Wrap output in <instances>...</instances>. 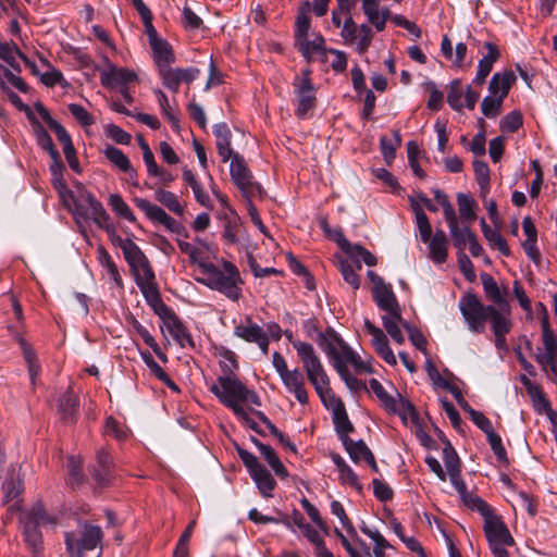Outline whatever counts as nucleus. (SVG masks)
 Listing matches in <instances>:
<instances>
[{
	"instance_id": "obj_46",
	"label": "nucleus",
	"mask_w": 557,
	"mask_h": 557,
	"mask_svg": "<svg viewBox=\"0 0 557 557\" xmlns=\"http://www.w3.org/2000/svg\"><path fill=\"white\" fill-rule=\"evenodd\" d=\"M512 495L508 500L512 504L513 508L520 507L525 509L530 516H535L536 505L534 504L533 496L524 490H511Z\"/></svg>"
},
{
	"instance_id": "obj_12",
	"label": "nucleus",
	"mask_w": 557,
	"mask_h": 557,
	"mask_svg": "<svg viewBox=\"0 0 557 557\" xmlns=\"http://www.w3.org/2000/svg\"><path fill=\"white\" fill-rule=\"evenodd\" d=\"M163 85L173 92H177L181 83H191L200 73L196 67H171L166 65L158 70Z\"/></svg>"
},
{
	"instance_id": "obj_2",
	"label": "nucleus",
	"mask_w": 557,
	"mask_h": 557,
	"mask_svg": "<svg viewBox=\"0 0 557 557\" xmlns=\"http://www.w3.org/2000/svg\"><path fill=\"white\" fill-rule=\"evenodd\" d=\"M224 372L209 387V391L227 408L232 409L235 416L245 422L247 426L257 430V424L252 421L247 410L243 407L244 403L255 406H261L260 397L256 392L247 386L234 374L227 366H221Z\"/></svg>"
},
{
	"instance_id": "obj_10",
	"label": "nucleus",
	"mask_w": 557,
	"mask_h": 557,
	"mask_svg": "<svg viewBox=\"0 0 557 557\" xmlns=\"http://www.w3.org/2000/svg\"><path fill=\"white\" fill-rule=\"evenodd\" d=\"M157 313L162 317L164 327L181 347H194V339L182 321L163 302L157 308Z\"/></svg>"
},
{
	"instance_id": "obj_24",
	"label": "nucleus",
	"mask_w": 557,
	"mask_h": 557,
	"mask_svg": "<svg viewBox=\"0 0 557 557\" xmlns=\"http://www.w3.org/2000/svg\"><path fill=\"white\" fill-rule=\"evenodd\" d=\"M382 323L387 334L396 344L401 345L405 343V336L401 329L407 331L410 324L401 318L400 310L384 313L382 315Z\"/></svg>"
},
{
	"instance_id": "obj_55",
	"label": "nucleus",
	"mask_w": 557,
	"mask_h": 557,
	"mask_svg": "<svg viewBox=\"0 0 557 557\" xmlns=\"http://www.w3.org/2000/svg\"><path fill=\"white\" fill-rule=\"evenodd\" d=\"M17 58L25 59L13 42H0V59L13 69L18 67Z\"/></svg>"
},
{
	"instance_id": "obj_49",
	"label": "nucleus",
	"mask_w": 557,
	"mask_h": 557,
	"mask_svg": "<svg viewBox=\"0 0 557 557\" xmlns=\"http://www.w3.org/2000/svg\"><path fill=\"white\" fill-rule=\"evenodd\" d=\"M108 203L113 210V212L126 221L131 223L136 222V216L131 210L129 206L124 201V199L119 194H111L108 199Z\"/></svg>"
},
{
	"instance_id": "obj_64",
	"label": "nucleus",
	"mask_w": 557,
	"mask_h": 557,
	"mask_svg": "<svg viewBox=\"0 0 557 557\" xmlns=\"http://www.w3.org/2000/svg\"><path fill=\"white\" fill-rule=\"evenodd\" d=\"M373 38L372 29L369 25L362 24L358 28L357 33V49L360 53L368 50Z\"/></svg>"
},
{
	"instance_id": "obj_5",
	"label": "nucleus",
	"mask_w": 557,
	"mask_h": 557,
	"mask_svg": "<svg viewBox=\"0 0 557 557\" xmlns=\"http://www.w3.org/2000/svg\"><path fill=\"white\" fill-rule=\"evenodd\" d=\"M438 437L443 441V461L446 468V472L443 470L440 461L433 456L425 457V463L429 466L430 470L435 473L442 481H445V474L447 473L450 483L454 487H463V484L460 482V460L455 451L454 447L450 445L448 441H446L442 431L434 426Z\"/></svg>"
},
{
	"instance_id": "obj_44",
	"label": "nucleus",
	"mask_w": 557,
	"mask_h": 557,
	"mask_svg": "<svg viewBox=\"0 0 557 557\" xmlns=\"http://www.w3.org/2000/svg\"><path fill=\"white\" fill-rule=\"evenodd\" d=\"M309 11H310V2L305 1L300 4L298 9V14L296 18V30H295V38L296 41L300 40L305 37H309V30H310V17H309Z\"/></svg>"
},
{
	"instance_id": "obj_14",
	"label": "nucleus",
	"mask_w": 557,
	"mask_h": 557,
	"mask_svg": "<svg viewBox=\"0 0 557 557\" xmlns=\"http://www.w3.org/2000/svg\"><path fill=\"white\" fill-rule=\"evenodd\" d=\"M364 330L371 336V345L377 356L387 364L396 366L397 359L388 345V339L385 333L368 319L364 320Z\"/></svg>"
},
{
	"instance_id": "obj_33",
	"label": "nucleus",
	"mask_w": 557,
	"mask_h": 557,
	"mask_svg": "<svg viewBox=\"0 0 557 557\" xmlns=\"http://www.w3.org/2000/svg\"><path fill=\"white\" fill-rule=\"evenodd\" d=\"M460 499L466 507L471 510H476L480 515L485 519L492 513L494 510L491 506L483 500L480 496H478L473 491L469 490H458Z\"/></svg>"
},
{
	"instance_id": "obj_34",
	"label": "nucleus",
	"mask_w": 557,
	"mask_h": 557,
	"mask_svg": "<svg viewBox=\"0 0 557 557\" xmlns=\"http://www.w3.org/2000/svg\"><path fill=\"white\" fill-rule=\"evenodd\" d=\"M22 523H32L35 524L36 528H40L46 524H54L57 519L50 516L41 504H36L33 508L21 517Z\"/></svg>"
},
{
	"instance_id": "obj_25",
	"label": "nucleus",
	"mask_w": 557,
	"mask_h": 557,
	"mask_svg": "<svg viewBox=\"0 0 557 557\" xmlns=\"http://www.w3.org/2000/svg\"><path fill=\"white\" fill-rule=\"evenodd\" d=\"M97 259L103 269V276L110 283L111 288L123 289V280L119 269L103 247L97 249Z\"/></svg>"
},
{
	"instance_id": "obj_58",
	"label": "nucleus",
	"mask_w": 557,
	"mask_h": 557,
	"mask_svg": "<svg viewBox=\"0 0 557 557\" xmlns=\"http://www.w3.org/2000/svg\"><path fill=\"white\" fill-rule=\"evenodd\" d=\"M153 92L164 116L171 122L173 128H178V119L176 116V112L171 107L166 95L160 89H156Z\"/></svg>"
},
{
	"instance_id": "obj_62",
	"label": "nucleus",
	"mask_w": 557,
	"mask_h": 557,
	"mask_svg": "<svg viewBox=\"0 0 557 557\" xmlns=\"http://www.w3.org/2000/svg\"><path fill=\"white\" fill-rule=\"evenodd\" d=\"M503 101L504 99H502V97L490 94L482 101L481 108L483 114L488 119L496 117L500 111Z\"/></svg>"
},
{
	"instance_id": "obj_32",
	"label": "nucleus",
	"mask_w": 557,
	"mask_h": 557,
	"mask_svg": "<svg viewBox=\"0 0 557 557\" xmlns=\"http://www.w3.org/2000/svg\"><path fill=\"white\" fill-rule=\"evenodd\" d=\"M23 535L34 557H42L44 542L38 528L32 523H23Z\"/></svg>"
},
{
	"instance_id": "obj_31",
	"label": "nucleus",
	"mask_w": 557,
	"mask_h": 557,
	"mask_svg": "<svg viewBox=\"0 0 557 557\" xmlns=\"http://www.w3.org/2000/svg\"><path fill=\"white\" fill-rule=\"evenodd\" d=\"M513 81L515 75L511 72L495 73L490 81L488 91L491 95L505 99Z\"/></svg>"
},
{
	"instance_id": "obj_47",
	"label": "nucleus",
	"mask_w": 557,
	"mask_h": 557,
	"mask_svg": "<svg viewBox=\"0 0 557 557\" xmlns=\"http://www.w3.org/2000/svg\"><path fill=\"white\" fill-rule=\"evenodd\" d=\"M322 404L332 411V414L345 408L344 403L332 392L330 382L315 388Z\"/></svg>"
},
{
	"instance_id": "obj_60",
	"label": "nucleus",
	"mask_w": 557,
	"mask_h": 557,
	"mask_svg": "<svg viewBox=\"0 0 557 557\" xmlns=\"http://www.w3.org/2000/svg\"><path fill=\"white\" fill-rule=\"evenodd\" d=\"M239 228L240 224L236 215L226 216L223 226V238L230 244L237 243Z\"/></svg>"
},
{
	"instance_id": "obj_19",
	"label": "nucleus",
	"mask_w": 557,
	"mask_h": 557,
	"mask_svg": "<svg viewBox=\"0 0 557 557\" xmlns=\"http://www.w3.org/2000/svg\"><path fill=\"white\" fill-rule=\"evenodd\" d=\"M230 172L233 182L235 185L246 195H250L253 193L257 187L252 182V175L248 168L246 166L243 158L238 154L233 156Z\"/></svg>"
},
{
	"instance_id": "obj_1",
	"label": "nucleus",
	"mask_w": 557,
	"mask_h": 557,
	"mask_svg": "<svg viewBox=\"0 0 557 557\" xmlns=\"http://www.w3.org/2000/svg\"><path fill=\"white\" fill-rule=\"evenodd\" d=\"M459 310L465 319L468 330L474 334L485 331V323L490 321L491 330L495 336V347L507 351L506 335L511 330L510 315H507L492 305L485 306L476 295L468 293L459 301Z\"/></svg>"
},
{
	"instance_id": "obj_8",
	"label": "nucleus",
	"mask_w": 557,
	"mask_h": 557,
	"mask_svg": "<svg viewBox=\"0 0 557 557\" xmlns=\"http://www.w3.org/2000/svg\"><path fill=\"white\" fill-rule=\"evenodd\" d=\"M73 213L77 222H79L81 219L87 220L88 213H90L95 224L101 228L111 223L110 215L103 208L102 203L90 193H82L79 199L75 202Z\"/></svg>"
},
{
	"instance_id": "obj_9",
	"label": "nucleus",
	"mask_w": 557,
	"mask_h": 557,
	"mask_svg": "<svg viewBox=\"0 0 557 557\" xmlns=\"http://www.w3.org/2000/svg\"><path fill=\"white\" fill-rule=\"evenodd\" d=\"M368 277L372 283V296L376 306L385 313L400 310L392 285L385 283L374 271H368Z\"/></svg>"
},
{
	"instance_id": "obj_17",
	"label": "nucleus",
	"mask_w": 557,
	"mask_h": 557,
	"mask_svg": "<svg viewBox=\"0 0 557 557\" xmlns=\"http://www.w3.org/2000/svg\"><path fill=\"white\" fill-rule=\"evenodd\" d=\"M137 75L135 72L125 69L117 67L109 64L106 69L100 72V82L102 86L107 88H121L128 86V84L135 83Z\"/></svg>"
},
{
	"instance_id": "obj_45",
	"label": "nucleus",
	"mask_w": 557,
	"mask_h": 557,
	"mask_svg": "<svg viewBox=\"0 0 557 557\" xmlns=\"http://www.w3.org/2000/svg\"><path fill=\"white\" fill-rule=\"evenodd\" d=\"M30 124H32L34 133L36 135L38 145L50 154L51 159L57 160L58 150L54 148V145H53L52 139H51L50 135L48 134V132L37 121L36 117L34 119V121H30Z\"/></svg>"
},
{
	"instance_id": "obj_43",
	"label": "nucleus",
	"mask_w": 557,
	"mask_h": 557,
	"mask_svg": "<svg viewBox=\"0 0 557 557\" xmlns=\"http://www.w3.org/2000/svg\"><path fill=\"white\" fill-rule=\"evenodd\" d=\"M304 536L314 546V554L317 557H334L331 550L324 544V541L319 535V532L309 523L301 530Z\"/></svg>"
},
{
	"instance_id": "obj_27",
	"label": "nucleus",
	"mask_w": 557,
	"mask_h": 557,
	"mask_svg": "<svg viewBox=\"0 0 557 557\" xmlns=\"http://www.w3.org/2000/svg\"><path fill=\"white\" fill-rule=\"evenodd\" d=\"M103 154L109 162L121 172L127 174L131 178L136 177V170L132 166L128 157L121 149L108 145L103 150Z\"/></svg>"
},
{
	"instance_id": "obj_13",
	"label": "nucleus",
	"mask_w": 557,
	"mask_h": 557,
	"mask_svg": "<svg viewBox=\"0 0 557 557\" xmlns=\"http://www.w3.org/2000/svg\"><path fill=\"white\" fill-rule=\"evenodd\" d=\"M234 335L245 342L257 344L262 352H268V334L260 325L255 323L251 318L247 317L245 321L237 324L234 329Z\"/></svg>"
},
{
	"instance_id": "obj_3",
	"label": "nucleus",
	"mask_w": 557,
	"mask_h": 557,
	"mask_svg": "<svg viewBox=\"0 0 557 557\" xmlns=\"http://www.w3.org/2000/svg\"><path fill=\"white\" fill-rule=\"evenodd\" d=\"M201 270L206 276L199 280V282L211 289L222 293L233 301L239 299L243 281L238 269L233 263L224 261L222 269H219L213 263L201 264Z\"/></svg>"
},
{
	"instance_id": "obj_11",
	"label": "nucleus",
	"mask_w": 557,
	"mask_h": 557,
	"mask_svg": "<svg viewBox=\"0 0 557 557\" xmlns=\"http://www.w3.org/2000/svg\"><path fill=\"white\" fill-rule=\"evenodd\" d=\"M134 203L145 213L148 220L153 223L162 224L170 232L181 234L184 230L181 223L170 216L161 207L151 203L149 200L145 198H135Z\"/></svg>"
},
{
	"instance_id": "obj_61",
	"label": "nucleus",
	"mask_w": 557,
	"mask_h": 557,
	"mask_svg": "<svg viewBox=\"0 0 557 557\" xmlns=\"http://www.w3.org/2000/svg\"><path fill=\"white\" fill-rule=\"evenodd\" d=\"M331 511H332V513L334 516H336L339 519L343 528L346 530V532L349 535L357 536V531H356L352 522L350 521V519L346 515L343 505L339 502L333 500L331 503Z\"/></svg>"
},
{
	"instance_id": "obj_39",
	"label": "nucleus",
	"mask_w": 557,
	"mask_h": 557,
	"mask_svg": "<svg viewBox=\"0 0 557 557\" xmlns=\"http://www.w3.org/2000/svg\"><path fill=\"white\" fill-rule=\"evenodd\" d=\"M133 275L135 276L136 273H143L150 269H152L148 258L143 252V250L137 245L135 248L131 249L129 252H127L124 256Z\"/></svg>"
},
{
	"instance_id": "obj_23",
	"label": "nucleus",
	"mask_w": 557,
	"mask_h": 557,
	"mask_svg": "<svg viewBox=\"0 0 557 557\" xmlns=\"http://www.w3.org/2000/svg\"><path fill=\"white\" fill-rule=\"evenodd\" d=\"M285 388L295 396L297 401L301 405H306L309 400L308 392L306 388V380L302 372L295 368L286 375L281 377Z\"/></svg>"
},
{
	"instance_id": "obj_36",
	"label": "nucleus",
	"mask_w": 557,
	"mask_h": 557,
	"mask_svg": "<svg viewBox=\"0 0 557 557\" xmlns=\"http://www.w3.org/2000/svg\"><path fill=\"white\" fill-rule=\"evenodd\" d=\"M252 442L258 447L260 454L265 459L271 469L274 471V473L281 478H286L287 470L276 456L274 449L271 446L259 442L257 438H252Z\"/></svg>"
},
{
	"instance_id": "obj_41",
	"label": "nucleus",
	"mask_w": 557,
	"mask_h": 557,
	"mask_svg": "<svg viewBox=\"0 0 557 557\" xmlns=\"http://www.w3.org/2000/svg\"><path fill=\"white\" fill-rule=\"evenodd\" d=\"M183 180L190 186L193 189L195 199L201 206L209 208L211 207V199L209 195L203 190L201 184L195 176V174L189 169L183 170Z\"/></svg>"
},
{
	"instance_id": "obj_7",
	"label": "nucleus",
	"mask_w": 557,
	"mask_h": 557,
	"mask_svg": "<svg viewBox=\"0 0 557 557\" xmlns=\"http://www.w3.org/2000/svg\"><path fill=\"white\" fill-rule=\"evenodd\" d=\"M309 75L310 71L304 70L293 83L297 99L296 115L300 119H306L315 107V89Z\"/></svg>"
},
{
	"instance_id": "obj_35",
	"label": "nucleus",
	"mask_w": 557,
	"mask_h": 557,
	"mask_svg": "<svg viewBox=\"0 0 557 557\" xmlns=\"http://www.w3.org/2000/svg\"><path fill=\"white\" fill-rule=\"evenodd\" d=\"M150 47L158 70L171 65L175 61L172 48L165 40H154Z\"/></svg>"
},
{
	"instance_id": "obj_16",
	"label": "nucleus",
	"mask_w": 557,
	"mask_h": 557,
	"mask_svg": "<svg viewBox=\"0 0 557 557\" xmlns=\"http://www.w3.org/2000/svg\"><path fill=\"white\" fill-rule=\"evenodd\" d=\"M369 385L387 411L399 413L404 419L406 418L407 407L411 406V404L404 400L399 393L396 392L395 396L388 394L376 379H371Z\"/></svg>"
},
{
	"instance_id": "obj_30",
	"label": "nucleus",
	"mask_w": 557,
	"mask_h": 557,
	"mask_svg": "<svg viewBox=\"0 0 557 557\" xmlns=\"http://www.w3.org/2000/svg\"><path fill=\"white\" fill-rule=\"evenodd\" d=\"M343 445L345 446L347 453L349 454L350 458L354 461H364L369 465L374 466V456L372 455L371 450L368 448L363 441L355 442L348 437L343 441Z\"/></svg>"
},
{
	"instance_id": "obj_15",
	"label": "nucleus",
	"mask_w": 557,
	"mask_h": 557,
	"mask_svg": "<svg viewBox=\"0 0 557 557\" xmlns=\"http://www.w3.org/2000/svg\"><path fill=\"white\" fill-rule=\"evenodd\" d=\"M483 530L488 541V545L515 544L513 537L511 536L507 525L503 522L500 517L495 515L494 511L484 519Z\"/></svg>"
},
{
	"instance_id": "obj_29",
	"label": "nucleus",
	"mask_w": 557,
	"mask_h": 557,
	"mask_svg": "<svg viewBox=\"0 0 557 557\" xmlns=\"http://www.w3.org/2000/svg\"><path fill=\"white\" fill-rule=\"evenodd\" d=\"M296 45L308 61H311L317 55L323 54L325 51V41L320 34H313L312 39H310V37H305L297 40Z\"/></svg>"
},
{
	"instance_id": "obj_53",
	"label": "nucleus",
	"mask_w": 557,
	"mask_h": 557,
	"mask_svg": "<svg viewBox=\"0 0 557 557\" xmlns=\"http://www.w3.org/2000/svg\"><path fill=\"white\" fill-rule=\"evenodd\" d=\"M449 233L454 239V245L459 249V251H463L465 247L468 245V242L474 237V233L470 230L469 224L460 227L457 224L451 225L449 227Z\"/></svg>"
},
{
	"instance_id": "obj_59",
	"label": "nucleus",
	"mask_w": 557,
	"mask_h": 557,
	"mask_svg": "<svg viewBox=\"0 0 557 557\" xmlns=\"http://www.w3.org/2000/svg\"><path fill=\"white\" fill-rule=\"evenodd\" d=\"M476 182L483 194L488 193L490 189V169L486 162L475 160L473 162Z\"/></svg>"
},
{
	"instance_id": "obj_56",
	"label": "nucleus",
	"mask_w": 557,
	"mask_h": 557,
	"mask_svg": "<svg viewBox=\"0 0 557 557\" xmlns=\"http://www.w3.org/2000/svg\"><path fill=\"white\" fill-rule=\"evenodd\" d=\"M16 339H17L20 347L23 351L24 358L28 364V372H29L30 381H32V383H34L35 377L39 373V364L37 363L36 355L34 352L33 348L22 337L17 336Z\"/></svg>"
},
{
	"instance_id": "obj_38",
	"label": "nucleus",
	"mask_w": 557,
	"mask_h": 557,
	"mask_svg": "<svg viewBox=\"0 0 557 557\" xmlns=\"http://www.w3.org/2000/svg\"><path fill=\"white\" fill-rule=\"evenodd\" d=\"M133 275L135 276L136 273H143L150 269H152L148 258L143 252V250L137 245L135 248L131 249L129 252H127L124 256Z\"/></svg>"
},
{
	"instance_id": "obj_4",
	"label": "nucleus",
	"mask_w": 557,
	"mask_h": 557,
	"mask_svg": "<svg viewBox=\"0 0 557 557\" xmlns=\"http://www.w3.org/2000/svg\"><path fill=\"white\" fill-rule=\"evenodd\" d=\"M103 532L99 525L84 523L79 535L65 533V546L71 557H85V552L99 548L97 557H101Z\"/></svg>"
},
{
	"instance_id": "obj_50",
	"label": "nucleus",
	"mask_w": 557,
	"mask_h": 557,
	"mask_svg": "<svg viewBox=\"0 0 557 557\" xmlns=\"http://www.w3.org/2000/svg\"><path fill=\"white\" fill-rule=\"evenodd\" d=\"M338 270L344 278V281L352 288V290H357L360 287V277L358 275L357 267L354 265L347 259H341L338 261Z\"/></svg>"
},
{
	"instance_id": "obj_22",
	"label": "nucleus",
	"mask_w": 557,
	"mask_h": 557,
	"mask_svg": "<svg viewBox=\"0 0 557 557\" xmlns=\"http://www.w3.org/2000/svg\"><path fill=\"white\" fill-rule=\"evenodd\" d=\"M338 245L342 250L348 256V260L357 267V270H361L362 260L367 265L374 267L376 264V257L373 256L369 250L358 244H350L346 238L341 237Z\"/></svg>"
},
{
	"instance_id": "obj_20",
	"label": "nucleus",
	"mask_w": 557,
	"mask_h": 557,
	"mask_svg": "<svg viewBox=\"0 0 557 557\" xmlns=\"http://www.w3.org/2000/svg\"><path fill=\"white\" fill-rule=\"evenodd\" d=\"M332 361L334 362V357L339 356L343 362L346 364L350 363L357 372L360 373H373L374 370L372 368V357H368L363 360L357 352H355L349 346L342 344L341 349L336 351L335 349H331L329 351Z\"/></svg>"
},
{
	"instance_id": "obj_40",
	"label": "nucleus",
	"mask_w": 557,
	"mask_h": 557,
	"mask_svg": "<svg viewBox=\"0 0 557 557\" xmlns=\"http://www.w3.org/2000/svg\"><path fill=\"white\" fill-rule=\"evenodd\" d=\"M481 227L483 235L491 247L497 249L504 256L510 255V249L506 240L497 230L490 227L484 219L481 220Z\"/></svg>"
},
{
	"instance_id": "obj_54",
	"label": "nucleus",
	"mask_w": 557,
	"mask_h": 557,
	"mask_svg": "<svg viewBox=\"0 0 557 557\" xmlns=\"http://www.w3.org/2000/svg\"><path fill=\"white\" fill-rule=\"evenodd\" d=\"M335 430L342 442L348 438V434L354 430L351 422L348 419L346 408L332 414Z\"/></svg>"
},
{
	"instance_id": "obj_37",
	"label": "nucleus",
	"mask_w": 557,
	"mask_h": 557,
	"mask_svg": "<svg viewBox=\"0 0 557 557\" xmlns=\"http://www.w3.org/2000/svg\"><path fill=\"white\" fill-rule=\"evenodd\" d=\"M334 369L351 392L359 393L367 389L366 383L358 380L348 371L347 364L343 362L339 356L334 357Z\"/></svg>"
},
{
	"instance_id": "obj_6",
	"label": "nucleus",
	"mask_w": 557,
	"mask_h": 557,
	"mask_svg": "<svg viewBox=\"0 0 557 557\" xmlns=\"http://www.w3.org/2000/svg\"><path fill=\"white\" fill-rule=\"evenodd\" d=\"M293 347L297 351L307 379L314 389L330 382L326 371L311 344L296 341L293 343Z\"/></svg>"
},
{
	"instance_id": "obj_48",
	"label": "nucleus",
	"mask_w": 557,
	"mask_h": 557,
	"mask_svg": "<svg viewBox=\"0 0 557 557\" xmlns=\"http://www.w3.org/2000/svg\"><path fill=\"white\" fill-rule=\"evenodd\" d=\"M154 198L174 214H184V208L174 193L163 188H158L154 193Z\"/></svg>"
},
{
	"instance_id": "obj_52",
	"label": "nucleus",
	"mask_w": 557,
	"mask_h": 557,
	"mask_svg": "<svg viewBox=\"0 0 557 557\" xmlns=\"http://www.w3.org/2000/svg\"><path fill=\"white\" fill-rule=\"evenodd\" d=\"M457 202H458V210H459L460 219L466 224H471L476 218L475 212H474V206H475L474 200L468 195L459 194L457 196Z\"/></svg>"
},
{
	"instance_id": "obj_57",
	"label": "nucleus",
	"mask_w": 557,
	"mask_h": 557,
	"mask_svg": "<svg viewBox=\"0 0 557 557\" xmlns=\"http://www.w3.org/2000/svg\"><path fill=\"white\" fill-rule=\"evenodd\" d=\"M103 230L107 232L108 236H109V239L110 242L121 248V250L123 251V255L125 256L127 252L131 251V249L135 248L137 246V244H135L132 239L129 238H122L117 233H116V230L113 225V223L111 222L110 224H108L106 227H103Z\"/></svg>"
},
{
	"instance_id": "obj_63",
	"label": "nucleus",
	"mask_w": 557,
	"mask_h": 557,
	"mask_svg": "<svg viewBox=\"0 0 557 557\" xmlns=\"http://www.w3.org/2000/svg\"><path fill=\"white\" fill-rule=\"evenodd\" d=\"M69 111L74 119L84 127L95 124V117L81 104L70 103L67 106Z\"/></svg>"
},
{
	"instance_id": "obj_18",
	"label": "nucleus",
	"mask_w": 557,
	"mask_h": 557,
	"mask_svg": "<svg viewBox=\"0 0 557 557\" xmlns=\"http://www.w3.org/2000/svg\"><path fill=\"white\" fill-rule=\"evenodd\" d=\"M134 280L147 304L157 310L158 306L162 305V300L156 282L153 269L143 273H136Z\"/></svg>"
},
{
	"instance_id": "obj_26",
	"label": "nucleus",
	"mask_w": 557,
	"mask_h": 557,
	"mask_svg": "<svg viewBox=\"0 0 557 557\" xmlns=\"http://www.w3.org/2000/svg\"><path fill=\"white\" fill-rule=\"evenodd\" d=\"M425 244L429 246V257L435 264H442L446 261L448 257V239L444 231L437 230Z\"/></svg>"
},
{
	"instance_id": "obj_42",
	"label": "nucleus",
	"mask_w": 557,
	"mask_h": 557,
	"mask_svg": "<svg viewBox=\"0 0 557 557\" xmlns=\"http://www.w3.org/2000/svg\"><path fill=\"white\" fill-rule=\"evenodd\" d=\"M407 416L411 419L413 432L419 442L426 448H433L434 441L425 431L422 420L419 418L412 405L407 407L406 417Z\"/></svg>"
},
{
	"instance_id": "obj_51",
	"label": "nucleus",
	"mask_w": 557,
	"mask_h": 557,
	"mask_svg": "<svg viewBox=\"0 0 557 557\" xmlns=\"http://www.w3.org/2000/svg\"><path fill=\"white\" fill-rule=\"evenodd\" d=\"M362 10L377 32H383V17L380 16V0H368L362 2Z\"/></svg>"
},
{
	"instance_id": "obj_28",
	"label": "nucleus",
	"mask_w": 557,
	"mask_h": 557,
	"mask_svg": "<svg viewBox=\"0 0 557 557\" xmlns=\"http://www.w3.org/2000/svg\"><path fill=\"white\" fill-rule=\"evenodd\" d=\"M213 134L216 139V148L222 162H227L233 154L231 148V131L225 123H220L213 126Z\"/></svg>"
},
{
	"instance_id": "obj_21",
	"label": "nucleus",
	"mask_w": 557,
	"mask_h": 557,
	"mask_svg": "<svg viewBox=\"0 0 557 557\" xmlns=\"http://www.w3.org/2000/svg\"><path fill=\"white\" fill-rule=\"evenodd\" d=\"M481 281L486 297L496 305L494 306L496 310L510 315V306L506 298V290H502L490 274H483Z\"/></svg>"
}]
</instances>
